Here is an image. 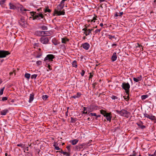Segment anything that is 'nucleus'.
I'll return each mask as SVG.
<instances>
[{"label": "nucleus", "mask_w": 156, "mask_h": 156, "mask_svg": "<svg viewBox=\"0 0 156 156\" xmlns=\"http://www.w3.org/2000/svg\"><path fill=\"white\" fill-rule=\"evenodd\" d=\"M63 5H58L57 8L55 9V13L58 16L64 15L65 14L64 10L63 9Z\"/></svg>", "instance_id": "nucleus-1"}, {"label": "nucleus", "mask_w": 156, "mask_h": 156, "mask_svg": "<svg viewBox=\"0 0 156 156\" xmlns=\"http://www.w3.org/2000/svg\"><path fill=\"white\" fill-rule=\"evenodd\" d=\"M116 113L121 116L126 117L129 118L130 115V113L125 109H122L121 111L116 110Z\"/></svg>", "instance_id": "nucleus-2"}, {"label": "nucleus", "mask_w": 156, "mask_h": 156, "mask_svg": "<svg viewBox=\"0 0 156 156\" xmlns=\"http://www.w3.org/2000/svg\"><path fill=\"white\" fill-rule=\"evenodd\" d=\"M31 15L33 16V20H40L44 17V16L42 13H38L34 12H30Z\"/></svg>", "instance_id": "nucleus-3"}, {"label": "nucleus", "mask_w": 156, "mask_h": 156, "mask_svg": "<svg viewBox=\"0 0 156 156\" xmlns=\"http://www.w3.org/2000/svg\"><path fill=\"white\" fill-rule=\"evenodd\" d=\"M121 87L124 90H125L126 94L127 95L129 94V89L130 87L129 84L128 83H125L123 82L122 83Z\"/></svg>", "instance_id": "nucleus-4"}, {"label": "nucleus", "mask_w": 156, "mask_h": 156, "mask_svg": "<svg viewBox=\"0 0 156 156\" xmlns=\"http://www.w3.org/2000/svg\"><path fill=\"white\" fill-rule=\"evenodd\" d=\"M10 54L8 51L0 50V58H4Z\"/></svg>", "instance_id": "nucleus-5"}, {"label": "nucleus", "mask_w": 156, "mask_h": 156, "mask_svg": "<svg viewBox=\"0 0 156 156\" xmlns=\"http://www.w3.org/2000/svg\"><path fill=\"white\" fill-rule=\"evenodd\" d=\"M41 42L44 44H48L49 39L48 37L43 36L40 39Z\"/></svg>", "instance_id": "nucleus-6"}, {"label": "nucleus", "mask_w": 156, "mask_h": 156, "mask_svg": "<svg viewBox=\"0 0 156 156\" xmlns=\"http://www.w3.org/2000/svg\"><path fill=\"white\" fill-rule=\"evenodd\" d=\"M55 58V56L52 54H48L46 56L44 59V61H52L53 59Z\"/></svg>", "instance_id": "nucleus-7"}, {"label": "nucleus", "mask_w": 156, "mask_h": 156, "mask_svg": "<svg viewBox=\"0 0 156 156\" xmlns=\"http://www.w3.org/2000/svg\"><path fill=\"white\" fill-rule=\"evenodd\" d=\"M144 116L145 117H147L152 121H155L156 120L155 117L152 114L149 115L145 113L144 114Z\"/></svg>", "instance_id": "nucleus-8"}, {"label": "nucleus", "mask_w": 156, "mask_h": 156, "mask_svg": "<svg viewBox=\"0 0 156 156\" xmlns=\"http://www.w3.org/2000/svg\"><path fill=\"white\" fill-rule=\"evenodd\" d=\"M17 7L18 9H20V12L22 13H24V11H29V9H25L22 5L20 4H19L18 6H17Z\"/></svg>", "instance_id": "nucleus-9"}, {"label": "nucleus", "mask_w": 156, "mask_h": 156, "mask_svg": "<svg viewBox=\"0 0 156 156\" xmlns=\"http://www.w3.org/2000/svg\"><path fill=\"white\" fill-rule=\"evenodd\" d=\"M104 116L106 117L107 120L109 122H111L112 118V115L111 113H107L106 114L104 115Z\"/></svg>", "instance_id": "nucleus-10"}, {"label": "nucleus", "mask_w": 156, "mask_h": 156, "mask_svg": "<svg viewBox=\"0 0 156 156\" xmlns=\"http://www.w3.org/2000/svg\"><path fill=\"white\" fill-rule=\"evenodd\" d=\"M136 124L142 129H143L145 128V126L143 125V123L141 121L138 122H137Z\"/></svg>", "instance_id": "nucleus-11"}, {"label": "nucleus", "mask_w": 156, "mask_h": 156, "mask_svg": "<svg viewBox=\"0 0 156 156\" xmlns=\"http://www.w3.org/2000/svg\"><path fill=\"white\" fill-rule=\"evenodd\" d=\"M82 47L84 49L86 50H87L90 47V45L88 43H85L83 44Z\"/></svg>", "instance_id": "nucleus-12"}, {"label": "nucleus", "mask_w": 156, "mask_h": 156, "mask_svg": "<svg viewBox=\"0 0 156 156\" xmlns=\"http://www.w3.org/2000/svg\"><path fill=\"white\" fill-rule=\"evenodd\" d=\"M83 147V145L82 144L78 145H76L74 147L75 150L80 151L81 149Z\"/></svg>", "instance_id": "nucleus-13"}, {"label": "nucleus", "mask_w": 156, "mask_h": 156, "mask_svg": "<svg viewBox=\"0 0 156 156\" xmlns=\"http://www.w3.org/2000/svg\"><path fill=\"white\" fill-rule=\"evenodd\" d=\"M142 76L141 75L139 76L137 78L134 77L133 78V80L136 82H137L141 80Z\"/></svg>", "instance_id": "nucleus-14"}, {"label": "nucleus", "mask_w": 156, "mask_h": 156, "mask_svg": "<svg viewBox=\"0 0 156 156\" xmlns=\"http://www.w3.org/2000/svg\"><path fill=\"white\" fill-rule=\"evenodd\" d=\"M117 58V57L116 53H114L111 57V60L112 61L114 62L116 60Z\"/></svg>", "instance_id": "nucleus-15"}, {"label": "nucleus", "mask_w": 156, "mask_h": 156, "mask_svg": "<svg viewBox=\"0 0 156 156\" xmlns=\"http://www.w3.org/2000/svg\"><path fill=\"white\" fill-rule=\"evenodd\" d=\"M35 34L37 36H43V31H37L35 32Z\"/></svg>", "instance_id": "nucleus-16"}, {"label": "nucleus", "mask_w": 156, "mask_h": 156, "mask_svg": "<svg viewBox=\"0 0 156 156\" xmlns=\"http://www.w3.org/2000/svg\"><path fill=\"white\" fill-rule=\"evenodd\" d=\"M34 93H32L30 94V98L29 101V103H31L34 100Z\"/></svg>", "instance_id": "nucleus-17"}, {"label": "nucleus", "mask_w": 156, "mask_h": 156, "mask_svg": "<svg viewBox=\"0 0 156 156\" xmlns=\"http://www.w3.org/2000/svg\"><path fill=\"white\" fill-rule=\"evenodd\" d=\"M8 112V111L7 109H5L4 110L0 112V114L1 115H5Z\"/></svg>", "instance_id": "nucleus-18"}, {"label": "nucleus", "mask_w": 156, "mask_h": 156, "mask_svg": "<svg viewBox=\"0 0 156 156\" xmlns=\"http://www.w3.org/2000/svg\"><path fill=\"white\" fill-rule=\"evenodd\" d=\"M93 29H88L87 32H84V34H85L86 36H87L89 35L90 34H91V31L93 30Z\"/></svg>", "instance_id": "nucleus-19"}, {"label": "nucleus", "mask_w": 156, "mask_h": 156, "mask_svg": "<svg viewBox=\"0 0 156 156\" xmlns=\"http://www.w3.org/2000/svg\"><path fill=\"white\" fill-rule=\"evenodd\" d=\"M81 95V94L80 93L78 92L77 93L76 95H75L71 97L72 98H73L74 99H76V98H79Z\"/></svg>", "instance_id": "nucleus-20"}, {"label": "nucleus", "mask_w": 156, "mask_h": 156, "mask_svg": "<svg viewBox=\"0 0 156 156\" xmlns=\"http://www.w3.org/2000/svg\"><path fill=\"white\" fill-rule=\"evenodd\" d=\"M9 9H15L16 8V7L13 4L10 3L9 4Z\"/></svg>", "instance_id": "nucleus-21"}, {"label": "nucleus", "mask_w": 156, "mask_h": 156, "mask_svg": "<svg viewBox=\"0 0 156 156\" xmlns=\"http://www.w3.org/2000/svg\"><path fill=\"white\" fill-rule=\"evenodd\" d=\"M69 41V39L68 38L65 37L62 38V43L66 44V42Z\"/></svg>", "instance_id": "nucleus-22"}, {"label": "nucleus", "mask_w": 156, "mask_h": 156, "mask_svg": "<svg viewBox=\"0 0 156 156\" xmlns=\"http://www.w3.org/2000/svg\"><path fill=\"white\" fill-rule=\"evenodd\" d=\"M78 142V140L77 139H74L73 140L70 141V142L73 145L76 144Z\"/></svg>", "instance_id": "nucleus-23"}, {"label": "nucleus", "mask_w": 156, "mask_h": 156, "mask_svg": "<svg viewBox=\"0 0 156 156\" xmlns=\"http://www.w3.org/2000/svg\"><path fill=\"white\" fill-rule=\"evenodd\" d=\"M96 17L97 16H96L95 17H94L93 19L89 20V21L91 23L94 25V23L95 22V21L97 20V19L96 18Z\"/></svg>", "instance_id": "nucleus-24"}, {"label": "nucleus", "mask_w": 156, "mask_h": 156, "mask_svg": "<svg viewBox=\"0 0 156 156\" xmlns=\"http://www.w3.org/2000/svg\"><path fill=\"white\" fill-rule=\"evenodd\" d=\"M52 42L55 45H57L59 44L58 42L55 38H53L52 39Z\"/></svg>", "instance_id": "nucleus-25"}, {"label": "nucleus", "mask_w": 156, "mask_h": 156, "mask_svg": "<svg viewBox=\"0 0 156 156\" xmlns=\"http://www.w3.org/2000/svg\"><path fill=\"white\" fill-rule=\"evenodd\" d=\"M50 33L48 31H43V36H45L46 37V36L50 35Z\"/></svg>", "instance_id": "nucleus-26"}, {"label": "nucleus", "mask_w": 156, "mask_h": 156, "mask_svg": "<svg viewBox=\"0 0 156 156\" xmlns=\"http://www.w3.org/2000/svg\"><path fill=\"white\" fill-rule=\"evenodd\" d=\"M72 66L75 68H77V62L76 60L74 61L72 63Z\"/></svg>", "instance_id": "nucleus-27"}, {"label": "nucleus", "mask_w": 156, "mask_h": 156, "mask_svg": "<svg viewBox=\"0 0 156 156\" xmlns=\"http://www.w3.org/2000/svg\"><path fill=\"white\" fill-rule=\"evenodd\" d=\"M25 77L27 79H29L30 76V74L28 73H26L25 74Z\"/></svg>", "instance_id": "nucleus-28"}, {"label": "nucleus", "mask_w": 156, "mask_h": 156, "mask_svg": "<svg viewBox=\"0 0 156 156\" xmlns=\"http://www.w3.org/2000/svg\"><path fill=\"white\" fill-rule=\"evenodd\" d=\"M148 97V95H143L141 96V98L142 100L145 99L146 98Z\"/></svg>", "instance_id": "nucleus-29"}, {"label": "nucleus", "mask_w": 156, "mask_h": 156, "mask_svg": "<svg viewBox=\"0 0 156 156\" xmlns=\"http://www.w3.org/2000/svg\"><path fill=\"white\" fill-rule=\"evenodd\" d=\"M5 87H4L1 88L0 90V96L2 95L3 94V91L5 89Z\"/></svg>", "instance_id": "nucleus-30"}, {"label": "nucleus", "mask_w": 156, "mask_h": 156, "mask_svg": "<svg viewBox=\"0 0 156 156\" xmlns=\"http://www.w3.org/2000/svg\"><path fill=\"white\" fill-rule=\"evenodd\" d=\"M100 112L103 115V116H104V115H105L106 114V113H107V112H106L104 110H100Z\"/></svg>", "instance_id": "nucleus-31"}, {"label": "nucleus", "mask_w": 156, "mask_h": 156, "mask_svg": "<svg viewBox=\"0 0 156 156\" xmlns=\"http://www.w3.org/2000/svg\"><path fill=\"white\" fill-rule=\"evenodd\" d=\"M41 28L42 30H47L48 29L47 27L45 26H43L41 27Z\"/></svg>", "instance_id": "nucleus-32"}, {"label": "nucleus", "mask_w": 156, "mask_h": 156, "mask_svg": "<svg viewBox=\"0 0 156 156\" xmlns=\"http://www.w3.org/2000/svg\"><path fill=\"white\" fill-rule=\"evenodd\" d=\"M37 76V74H33V75H31V78L32 79H36Z\"/></svg>", "instance_id": "nucleus-33"}, {"label": "nucleus", "mask_w": 156, "mask_h": 156, "mask_svg": "<svg viewBox=\"0 0 156 156\" xmlns=\"http://www.w3.org/2000/svg\"><path fill=\"white\" fill-rule=\"evenodd\" d=\"M51 12V10L49 9L48 7L47 8L44 10V12Z\"/></svg>", "instance_id": "nucleus-34"}, {"label": "nucleus", "mask_w": 156, "mask_h": 156, "mask_svg": "<svg viewBox=\"0 0 156 156\" xmlns=\"http://www.w3.org/2000/svg\"><path fill=\"white\" fill-rule=\"evenodd\" d=\"M62 154L64 155H66L67 156H70V153H68L66 152L63 151L62 152Z\"/></svg>", "instance_id": "nucleus-35"}, {"label": "nucleus", "mask_w": 156, "mask_h": 156, "mask_svg": "<svg viewBox=\"0 0 156 156\" xmlns=\"http://www.w3.org/2000/svg\"><path fill=\"white\" fill-rule=\"evenodd\" d=\"M48 97L47 95H43L42 97V98L44 100H46Z\"/></svg>", "instance_id": "nucleus-36"}, {"label": "nucleus", "mask_w": 156, "mask_h": 156, "mask_svg": "<svg viewBox=\"0 0 156 156\" xmlns=\"http://www.w3.org/2000/svg\"><path fill=\"white\" fill-rule=\"evenodd\" d=\"M108 38L110 39H112V38H115V39L116 38L115 36L114 35L112 36V35H108Z\"/></svg>", "instance_id": "nucleus-37"}, {"label": "nucleus", "mask_w": 156, "mask_h": 156, "mask_svg": "<svg viewBox=\"0 0 156 156\" xmlns=\"http://www.w3.org/2000/svg\"><path fill=\"white\" fill-rule=\"evenodd\" d=\"M53 146H54V147H55V149L56 150H59L60 149L59 148V147H58L57 146L56 144H54L53 145Z\"/></svg>", "instance_id": "nucleus-38"}, {"label": "nucleus", "mask_w": 156, "mask_h": 156, "mask_svg": "<svg viewBox=\"0 0 156 156\" xmlns=\"http://www.w3.org/2000/svg\"><path fill=\"white\" fill-rule=\"evenodd\" d=\"M8 99V98L7 97H3L2 98V100L1 101H6Z\"/></svg>", "instance_id": "nucleus-39"}, {"label": "nucleus", "mask_w": 156, "mask_h": 156, "mask_svg": "<svg viewBox=\"0 0 156 156\" xmlns=\"http://www.w3.org/2000/svg\"><path fill=\"white\" fill-rule=\"evenodd\" d=\"M36 63L37 66H40L42 62L41 61L39 60L37 61Z\"/></svg>", "instance_id": "nucleus-40"}, {"label": "nucleus", "mask_w": 156, "mask_h": 156, "mask_svg": "<svg viewBox=\"0 0 156 156\" xmlns=\"http://www.w3.org/2000/svg\"><path fill=\"white\" fill-rule=\"evenodd\" d=\"M111 98L113 100L117 99H118L117 97L113 95H112Z\"/></svg>", "instance_id": "nucleus-41"}, {"label": "nucleus", "mask_w": 156, "mask_h": 156, "mask_svg": "<svg viewBox=\"0 0 156 156\" xmlns=\"http://www.w3.org/2000/svg\"><path fill=\"white\" fill-rule=\"evenodd\" d=\"M6 0H2L0 1V4L1 5H3L5 2Z\"/></svg>", "instance_id": "nucleus-42"}, {"label": "nucleus", "mask_w": 156, "mask_h": 156, "mask_svg": "<svg viewBox=\"0 0 156 156\" xmlns=\"http://www.w3.org/2000/svg\"><path fill=\"white\" fill-rule=\"evenodd\" d=\"M65 1V0H62L60 2V4L59 5H63L64 6V3Z\"/></svg>", "instance_id": "nucleus-43"}, {"label": "nucleus", "mask_w": 156, "mask_h": 156, "mask_svg": "<svg viewBox=\"0 0 156 156\" xmlns=\"http://www.w3.org/2000/svg\"><path fill=\"white\" fill-rule=\"evenodd\" d=\"M101 29H97L94 31V33L95 34L98 33V32H100L101 31Z\"/></svg>", "instance_id": "nucleus-44"}, {"label": "nucleus", "mask_w": 156, "mask_h": 156, "mask_svg": "<svg viewBox=\"0 0 156 156\" xmlns=\"http://www.w3.org/2000/svg\"><path fill=\"white\" fill-rule=\"evenodd\" d=\"M71 121L73 122H75L76 121V119L75 118L72 117L71 118Z\"/></svg>", "instance_id": "nucleus-45"}, {"label": "nucleus", "mask_w": 156, "mask_h": 156, "mask_svg": "<svg viewBox=\"0 0 156 156\" xmlns=\"http://www.w3.org/2000/svg\"><path fill=\"white\" fill-rule=\"evenodd\" d=\"M89 115V116L91 115V116H97V115L96 113H91Z\"/></svg>", "instance_id": "nucleus-46"}, {"label": "nucleus", "mask_w": 156, "mask_h": 156, "mask_svg": "<svg viewBox=\"0 0 156 156\" xmlns=\"http://www.w3.org/2000/svg\"><path fill=\"white\" fill-rule=\"evenodd\" d=\"M85 73V71L84 70H82L81 73V75L82 76H84Z\"/></svg>", "instance_id": "nucleus-47"}, {"label": "nucleus", "mask_w": 156, "mask_h": 156, "mask_svg": "<svg viewBox=\"0 0 156 156\" xmlns=\"http://www.w3.org/2000/svg\"><path fill=\"white\" fill-rule=\"evenodd\" d=\"M17 146L18 147H20L22 148H23V145L21 144H17Z\"/></svg>", "instance_id": "nucleus-48"}, {"label": "nucleus", "mask_w": 156, "mask_h": 156, "mask_svg": "<svg viewBox=\"0 0 156 156\" xmlns=\"http://www.w3.org/2000/svg\"><path fill=\"white\" fill-rule=\"evenodd\" d=\"M128 96H127V98H126V96H123V97L124 98V99H125L126 101H128L129 100V94L128 95Z\"/></svg>", "instance_id": "nucleus-49"}, {"label": "nucleus", "mask_w": 156, "mask_h": 156, "mask_svg": "<svg viewBox=\"0 0 156 156\" xmlns=\"http://www.w3.org/2000/svg\"><path fill=\"white\" fill-rule=\"evenodd\" d=\"M66 147L67 148L68 150L69 151H70V145H68V146H67Z\"/></svg>", "instance_id": "nucleus-50"}, {"label": "nucleus", "mask_w": 156, "mask_h": 156, "mask_svg": "<svg viewBox=\"0 0 156 156\" xmlns=\"http://www.w3.org/2000/svg\"><path fill=\"white\" fill-rule=\"evenodd\" d=\"M123 14V12H121L119 13H118V15L119 16H121Z\"/></svg>", "instance_id": "nucleus-51"}, {"label": "nucleus", "mask_w": 156, "mask_h": 156, "mask_svg": "<svg viewBox=\"0 0 156 156\" xmlns=\"http://www.w3.org/2000/svg\"><path fill=\"white\" fill-rule=\"evenodd\" d=\"M93 76V75L91 73H90V75L89 76V79L92 78Z\"/></svg>", "instance_id": "nucleus-52"}, {"label": "nucleus", "mask_w": 156, "mask_h": 156, "mask_svg": "<svg viewBox=\"0 0 156 156\" xmlns=\"http://www.w3.org/2000/svg\"><path fill=\"white\" fill-rule=\"evenodd\" d=\"M136 46V48L140 47H142V46L139 43L137 44V45Z\"/></svg>", "instance_id": "nucleus-53"}, {"label": "nucleus", "mask_w": 156, "mask_h": 156, "mask_svg": "<svg viewBox=\"0 0 156 156\" xmlns=\"http://www.w3.org/2000/svg\"><path fill=\"white\" fill-rule=\"evenodd\" d=\"M41 54H38L36 56V58H40L41 57Z\"/></svg>", "instance_id": "nucleus-54"}, {"label": "nucleus", "mask_w": 156, "mask_h": 156, "mask_svg": "<svg viewBox=\"0 0 156 156\" xmlns=\"http://www.w3.org/2000/svg\"><path fill=\"white\" fill-rule=\"evenodd\" d=\"M88 30L86 28H84L82 29V30L84 31V32H87Z\"/></svg>", "instance_id": "nucleus-55"}, {"label": "nucleus", "mask_w": 156, "mask_h": 156, "mask_svg": "<svg viewBox=\"0 0 156 156\" xmlns=\"http://www.w3.org/2000/svg\"><path fill=\"white\" fill-rule=\"evenodd\" d=\"M48 67L50 70H51V67L49 65H48Z\"/></svg>", "instance_id": "nucleus-56"}, {"label": "nucleus", "mask_w": 156, "mask_h": 156, "mask_svg": "<svg viewBox=\"0 0 156 156\" xmlns=\"http://www.w3.org/2000/svg\"><path fill=\"white\" fill-rule=\"evenodd\" d=\"M101 116V115H97V116H96V118L95 119H97L98 117H100Z\"/></svg>", "instance_id": "nucleus-57"}, {"label": "nucleus", "mask_w": 156, "mask_h": 156, "mask_svg": "<svg viewBox=\"0 0 156 156\" xmlns=\"http://www.w3.org/2000/svg\"><path fill=\"white\" fill-rule=\"evenodd\" d=\"M68 111L67 110L66 112V116L67 117L68 116Z\"/></svg>", "instance_id": "nucleus-58"}, {"label": "nucleus", "mask_w": 156, "mask_h": 156, "mask_svg": "<svg viewBox=\"0 0 156 156\" xmlns=\"http://www.w3.org/2000/svg\"><path fill=\"white\" fill-rule=\"evenodd\" d=\"M60 152V153H62V152H63V151H62V149H61V150L60 151H57L56 152Z\"/></svg>", "instance_id": "nucleus-59"}, {"label": "nucleus", "mask_w": 156, "mask_h": 156, "mask_svg": "<svg viewBox=\"0 0 156 156\" xmlns=\"http://www.w3.org/2000/svg\"><path fill=\"white\" fill-rule=\"evenodd\" d=\"M28 154L27 155V156H32V154H29L28 152L27 153Z\"/></svg>", "instance_id": "nucleus-60"}, {"label": "nucleus", "mask_w": 156, "mask_h": 156, "mask_svg": "<svg viewBox=\"0 0 156 156\" xmlns=\"http://www.w3.org/2000/svg\"><path fill=\"white\" fill-rule=\"evenodd\" d=\"M115 16H119L118 15V13H116V14L115 15Z\"/></svg>", "instance_id": "nucleus-61"}, {"label": "nucleus", "mask_w": 156, "mask_h": 156, "mask_svg": "<svg viewBox=\"0 0 156 156\" xmlns=\"http://www.w3.org/2000/svg\"><path fill=\"white\" fill-rule=\"evenodd\" d=\"M117 44H112V47H113L114 46H116Z\"/></svg>", "instance_id": "nucleus-62"}, {"label": "nucleus", "mask_w": 156, "mask_h": 156, "mask_svg": "<svg viewBox=\"0 0 156 156\" xmlns=\"http://www.w3.org/2000/svg\"><path fill=\"white\" fill-rule=\"evenodd\" d=\"M148 156H154V154H148Z\"/></svg>", "instance_id": "nucleus-63"}, {"label": "nucleus", "mask_w": 156, "mask_h": 156, "mask_svg": "<svg viewBox=\"0 0 156 156\" xmlns=\"http://www.w3.org/2000/svg\"><path fill=\"white\" fill-rule=\"evenodd\" d=\"M128 156H136L135 154H133L132 155H130Z\"/></svg>", "instance_id": "nucleus-64"}]
</instances>
